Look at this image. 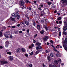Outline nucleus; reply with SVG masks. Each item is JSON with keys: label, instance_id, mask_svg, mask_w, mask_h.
<instances>
[{"label": "nucleus", "instance_id": "nucleus-26", "mask_svg": "<svg viewBox=\"0 0 67 67\" xmlns=\"http://www.w3.org/2000/svg\"><path fill=\"white\" fill-rule=\"evenodd\" d=\"M54 63L55 64H58V62H57V61H54Z\"/></svg>", "mask_w": 67, "mask_h": 67}, {"label": "nucleus", "instance_id": "nucleus-44", "mask_svg": "<svg viewBox=\"0 0 67 67\" xmlns=\"http://www.w3.org/2000/svg\"><path fill=\"white\" fill-rule=\"evenodd\" d=\"M3 48V47H2V46H0V48L1 49H2V48Z\"/></svg>", "mask_w": 67, "mask_h": 67}, {"label": "nucleus", "instance_id": "nucleus-53", "mask_svg": "<svg viewBox=\"0 0 67 67\" xmlns=\"http://www.w3.org/2000/svg\"><path fill=\"white\" fill-rule=\"evenodd\" d=\"M41 16H43L44 15H43V14H41V15H40Z\"/></svg>", "mask_w": 67, "mask_h": 67}, {"label": "nucleus", "instance_id": "nucleus-49", "mask_svg": "<svg viewBox=\"0 0 67 67\" xmlns=\"http://www.w3.org/2000/svg\"><path fill=\"white\" fill-rule=\"evenodd\" d=\"M50 42L51 43H52V44H53V42L52 41V40H51Z\"/></svg>", "mask_w": 67, "mask_h": 67}, {"label": "nucleus", "instance_id": "nucleus-29", "mask_svg": "<svg viewBox=\"0 0 67 67\" xmlns=\"http://www.w3.org/2000/svg\"><path fill=\"white\" fill-rule=\"evenodd\" d=\"M37 35L36 34L35 35H34V38H36V37H37Z\"/></svg>", "mask_w": 67, "mask_h": 67}, {"label": "nucleus", "instance_id": "nucleus-16", "mask_svg": "<svg viewBox=\"0 0 67 67\" xmlns=\"http://www.w3.org/2000/svg\"><path fill=\"white\" fill-rule=\"evenodd\" d=\"M25 23L26 25L28 26L29 25V23L28 21H25Z\"/></svg>", "mask_w": 67, "mask_h": 67}, {"label": "nucleus", "instance_id": "nucleus-57", "mask_svg": "<svg viewBox=\"0 0 67 67\" xmlns=\"http://www.w3.org/2000/svg\"><path fill=\"white\" fill-rule=\"evenodd\" d=\"M43 67H45V66L44 64H43Z\"/></svg>", "mask_w": 67, "mask_h": 67}, {"label": "nucleus", "instance_id": "nucleus-55", "mask_svg": "<svg viewBox=\"0 0 67 67\" xmlns=\"http://www.w3.org/2000/svg\"><path fill=\"white\" fill-rule=\"evenodd\" d=\"M32 47L31 46H29V48H32Z\"/></svg>", "mask_w": 67, "mask_h": 67}, {"label": "nucleus", "instance_id": "nucleus-40", "mask_svg": "<svg viewBox=\"0 0 67 67\" xmlns=\"http://www.w3.org/2000/svg\"><path fill=\"white\" fill-rule=\"evenodd\" d=\"M20 50V48H18V49L17 50V52H19V51Z\"/></svg>", "mask_w": 67, "mask_h": 67}, {"label": "nucleus", "instance_id": "nucleus-52", "mask_svg": "<svg viewBox=\"0 0 67 67\" xmlns=\"http://www.w3.org/2000/svg\"><path fill=\"white\" fill-rule=\"evenodd\" d=\"M27 33H29V30H27Z\"/></svg>", "mask_w": 67, "mask_h": 67}, {"label": "nucleus", "instance_id": "nucleus-5", "mask_svg": "<svg viewBox=\"0 0 67 67\" xmlns=\"http://www.w3.org/2000/svg\"><path fill=\"white\" fill-rule=\"evenodd\" d=\"M8 59H9V60H13V56H9L8 57Z\"/></svg>", "mask_w": 67, "mask_h": 67}, {"label": "nucleus", "instance_id": "nucleus-38", "mask_svg": "<svg viewBox=\"0 0 67 67\" xmlns=\"http://www.w3.org/2000/svg\"><path fill=\"white\" fill-rule=\"evenodd\" d=\"M61 32L60 31L59 32V36H61Z\"/></svg>", "mask_w": 67, "mask_h": 67}, {"label": "nucleus", "instance_id": "nucleus-11", "mask_svg": "<svg viewBox=\"0 0 67 67\" xmlns=\"http://www.w3.org/2000/svg\"><path fill=\"white\" fill-rule=\"evenodd\" d=\"M61 1H62L63 3H66L67 4V0H61Z\"/></svg>", "mask_w": 67, "mask_h": 67}, {"label": "nucleus", "instance_id": "nucleus-25", "mask_svg": "<svg viewBox=\"0 0 67 67\" xmlns=\"http://www.w3.org/2000/svg\"><path fill=\"white\" fill-rule=\"evenodd\" d=\"M64 24H65V25H67V22H66V21H64Z\"/></svg>", "mask_w": 67, "mask_h": 67}, {"label": "nucleus", "instance_id": "nucleus-17", "mask_svg": "<svg viewBox=\"0 0 67 67\" xmlns=\"http://www.w3.org/2000/svg\"><path fill=\"white\" fill-rule=\"evenodd\" d=\"M51 56L52 57H54V53H51L50 54Z\"/></svg>", "mask_w": 67, "mask_h": 67}, {"label": "nucleus", "instance_id": "nucleus-62", "mask_svg": "<svg viewBox=\"0 0 67 67\" xmlns=\"http://www.w3.org/2000/svg\"><path fill=\"white\" fill-rule=\"evenodd\" d=\"M23 31H25V29H23Z\"/></svg>", "mask_w": 67, "mask_h": 67}, {"label": "nucleus", "instance_id": "nucleus-42", "mask_svg": "<svg viewBox=\"0 0 67 67\" xmlns=\"http://www.w3.org/2000/svg\"><path fill=\"white\" fill-rule=\"evenodd\" d=\"M5 47H6L7 48H8V45H7V44H5Z\"/></svg>", "mask_w": 67, "mask_h": 67}, {"label": "nucleus", "instance_id": "nucleus-3", "mask_svg": "<svg viewBox=\"0 0 67 67\" xmlns=\"http://www.w3.org/2000/svg\"><path fill=\"white\" fill-rule=\"evenodd\" d=\"M19 5H24V1H21L19 2Z\"/></svg>", "mask_w": 67, "mask_h": 67}, {"label": "nucleus", "instance_id": "nucleus-39", "mask_svg": "<svg viewBox=\"0 0 67 67\" xmlns=\"http://www.w3.org/2000/svg\"><path fill=\"white\" fill-rule=\"evenodd\" d=\"M38 50H37L36 52V54H38L39 52H40V51H38Z\"/></svg>", "mask_w": 67, "mask_h": 67}, {"label": "nucleus", "instance_id": "nucleus-59", "mask_svg": "<svg viewBox=\"0 0 67 67\" xmlns=\"http://www.w3.org/2000/svg\"><path fill=\"white\" fill-rule=\"evenodd\" d=\"M64 65V63H62V66H63V65Z\"/></svg>", "mask_w": 67, "mask_h": 67}, {"label": "nucleus", "instance_id": "nucleus-15", "mask_svg": "<svg viewBox=\"0 0 67 67\" xmlns=\"http://www.w3.org/2000/svg\"><path fill=\"white\" fill-rule=\"evenodd\" d=\"M21 51L22 52H23V53L25 52L26 51V50L24 48H22L21 49Z\"/></svg>", "mask_w": 67, "mask_h": 67}, {"label": "nucleus", "instance_id": "nucleus-63", "mask_svg": "<svg viewBox=\"0 0 67 67\" xmlns=\"http://www.w3.org/2000/svg\"><path fill=\"white\" fill-rule=\"evenodd\" d=\"M24 6L23 7H22V9H24Z\"/></svg>", "mask_w": 67, "mask_h": 67}, {"label": "nucleus", "instance_id": "nucleus-64", "mask_svg": "<svg viewBox=\"0 0 67 67\" xmlns=\"http://www.w3.org/2000/svg\"><path fill=\"white\" fill-rule=\"evenodd\" d=\"M36 23H38V21H36Z\"/></svg>", "mask_w": 67, "mask_h": 67}, {"label": "nucleus", "instance_id": "nucleus-47", "mask_svg": "<svg viewBox=\"0 0 67 67\" xmlns=\"http://www.w3.org/2000/svg\"><path fill=\"white\" fill-rule=\"evenodd\" d=\"M17 26L18 27H19V26H20V24H18V25H17Z\"/></svg>", "mask_w": 67, "mask_h": 67}, {"label": "nucleus", "instance_id": "nucleus-9", "mask_svg": "<svg viewBox=\"0 0 67 67\" xmlns=\"http://www.w3.org/2000/svg\"><path fill=\"white\" fill-rule=\"evenodd\" d=\"M10 19H11V20H12V21L15 22H17V21H15V18H12V17H10Z\"/></svg>", "mask_w": 67, "mask_h": 67}, {"label": "nucleus", "instance_id": "nucleus-22", "mask_svg": "<svg viewBox=\"0 0 67 67\" xmlns=\"http://www.w3.org/2000/svg\"><path fill=\"white\" fill-rule=\"evenodd\" d=\"M7 54H9V55H11V52H8L7 53Z\"/></svg>", "mask_w": 67, "mask_h": 67}, {"label": "nucleus", "instance_id": "nucleus-54", "mask_svg": "<svg viewBox=\"0 0 67 67\" xmlns=\"http://www.w3.org/2000/svg\"><path fill=\"white\" fill-rule=\"evenodd\" d=\"M31 46H32V47H33V46H34V44H31Z\"/></svg>", "mask_w": 67, "mask_h": 67}, {"label": "nucleus", "instance_id": "nucleus-13", "mask_svg": "<svg viewBox=\"0 0 67 67\" xmlns=\"http://www.w3.org/2000/svg\"><path fill=\"white\" fill-rule=\"evenodd\" d=\"M47 59L48 61H50L51 60V59L50 58V56H49V55H48V57Z\"/></svg>", "mask_w": 67, "mask_h": 67}, {"label": "nucleus", "instance_id": "nucleus-41", "mask_svg": "<svg viewBox=\"0 0 67 67\" xmlns=\"http://www.w3.org/2000/svg\"><path fill=\"white\" fill-rule=\"evenodd\" d=\"M46 53H49V52L47 50H46Z\"/></svg>", "mask_w": 67, "mask_h": 67}, {"label": "nucleus", "instance_id": "nucleus-2", "mask_svg": "<svg viewBox=\"0 0 67 67\" xmlns=\"http://www.w3.org/2000/svg\"><path fill=\"white\" fill-rule=\"evenodd\" d=\"M53 49L54 51H55V52H57L58 53H57V54H56V56L59 57H60V53H59V52L57 51L56 50V49L55 48V47H54Z\"/></svg>", "mask_w": 67, "mask_h": 67}, {"label": "nucleus", "instance_id": "nucleus-8", "mask_svg": "<svg viewBox=\"0 0 67 67\" xmlns=\"http://www.w3.org/2000/svg\"><path fill=\"white\" fill-rule=\"evenodd\" d=\"M37 28L38 30H40L41 29V27L39 25H37Z\"/></svg>", "mask_w": 67, "mask_h": 67}, {"label": "nucleus", "instance_id": "nucleus-33", "mask_svg": "<svg viewBox=\"0 0 67 67\" xmlns=\"http://www.w3.org/2000/svg\"><path fill=\"white\" fill-rule=\"evenodd\" d=\"M59 45H58L57 46H56L57 48H59Z\"/></svg>", "mask_w": 67, "mask_h": 67}, {"label": "nucleus", "instance_id": "nucleus-32", "mask_svg": "<svg viewBox=\"0 0 67 67\" xmlns=\"http://www.w3.org/2000/svg\"><path fill=\"white\" fill-rule=\"evenodd\" d=\"M62 19V18L61 17H59L58 18V20H61Z\"/></svg>", "mask_w": 67, "mask_h": 67}, {"label": "nucleus", "instance_id": "nucleus-18", "mask_svg": "<svg viewBox=\"0 0 67 67\" xmlns=\"http://www.w3.org/2000/svg\"><path fill=\"white\" fill-rule=\"evenodd\" d=\"M4 36L5 37H6V38H9V37L5 34H4Z\"/></svg>", "mask_w": 67, "mask_h": 67}, {"label": "nucleus", "instance_id": "nucleus-14", "mask_svg": "<svg viewBox=\"0 0 67 67\" xmlns=\"http://www.w3.org/2000/svg\"><path fill=\"white\" fill-rule=\"evenodd\" d=\"M16 16L17 17V20H18L20 18V15H18V14H17V16Z\"/></svg>", "mask_w": 67, "mask_h": 67}, {"label": "nucleus", "instance_id": "nucleus-1", "mask_svg": "<svg viewBox=\"0 0 67 67\" xmlns=\"http://www.w3.org/2000/svg\"><path fill=\"white\" fill-rule=\"evenodd\" d=\"M62 43H63V47L67 51V46L65 44H64V43H66V42H65L64 40H63L62 41Z\"/></svg>", "mask_w": 67, "mask_h": 67}, {"label": "nucleus", "instance_id": "nucleus-34", "mask_svg": "<svg viewBox=\"0 0 67 67\" xmlns=\"http://www.w3.org/2000/svg\"><path fill=\"white\" fill-rule=\"evenodd\" d=\"M48 4L49 5H50L51 4V2H48Z\"/></svg>", "mask_w": 67, "mask_h": 67}, {"label": "nucleus", "instance_id": "nucleus-35", "mask_svg": "<svg viewBox=\"0 0 67 67\" xmlns=\"http://www.w3.org/2000/svg\"><path fill=\"white\" fill-rule=\"evenodd\" d=\"M25 56L26 57H27L28 56H29V55H28V54H25Z\"/></svg>", "mask_w": 67, "mask_h": 67}, {"label": "nucleus", "instance_id": "nucleus-6", "mask_svg": "<svg viewBox=\"0 0 67 67\" xmlns=\"http://www.w3.org/2000/svg\"><path fill=\"white\" fill-rule=\"evenodd\" d=\"M18 12H15L14 13L12 14V16H14L15 17H16L17 15Z\"/></svg>", "mask_w": 67, "mask_h": 67}, {"label": "nucleus", "instance_id": "nucleus-21", "mask_svg": "<svg viewBox=\"0 0 67 67\" xmlns=\"http://www.w3.org/2000/svg\"><path fill=\"white\" fill-rule=\"evenodd\" d=\"M51 7H52V9H54L55 8V7L54 6V4H52V5L51 6Z\"/></svg>", "mask_w": 67, "mask_h": 67}, {"label": "nucleus", "instance_id": "nucleus-31", "mask_svg": "<svg viewBox=\"0 0 67 67\" xmlns=\"http://www.w3.org/2000/svg\"><path fill=\"white\" fill-rule=\"evenodd\" d=\"M2 32L0 31V36H2Z\"/></svg>", "mask_w": 67, "mask_h": 67}, {"label": "nucleus", "instance_id": "nucleus-61", "mask_svg": "<svg viewBox=\"0 0 67 67\" xmlns=\"http://www.w3.org/2000/svg\"><path fill=\"white\" fill-rule=\"evenodd\" d=\"M41 7H43V5H41Z\"/></svg>", "mask_w": 67, "mask_h": 67}, {"label": "nucleus", "instance_id": "nucleus-51", "mask_svg": "<svg viewBox=\"0 0 67 67\" xmlns=\"http://www.w3.org/2000/svg\"><path fill=\"white\" fill-rule=\"evenodd\" d=\"M31 9H32L31 8H30V7H29V10H31Z\"/></svg>", "mask_w": 67, "mask_h": 67}, {"label": "nucleus", "instance_id": "nucleus-56", "mask_svg": "<svg viewBox=\"0 0 67 67\" xmlns=\"http://www.w3.org/2000/svg\"><path fill=\"white\" fill-rule=\"evenodd\" d=\"M56 12H57V11L56 10H55L54 12V13H55Z\"/></svg>", "mask_w": 67, "mask_h": 67}, {"label": "nucleus", "instance_id": "nucleus-48", "mask_svg": "<svg viewBox=\"0 0 67 67\" xmlns=\"http://www.w3.org/2000/svg\"><path fill=\"white\" fill-rule=\"evenodd\" d=\"M58 61L59 62H61V59H59V60H58Z\"/></svg>", "mask_w": 67, "mask_h": 67}, {"label": "nucleus", "instance_id": "nucleus-10", "mask_svg": "<svg viewBox=\"0 0 67 67\" xmlns=\"http://www.w3.org/2000/svg\"><path fill=\"white\" fill-rule=\"evenodd\" d=\"M42 48V47L40 46H37L36 47V49H37V50H38V49H41Z\"/></svg>", "mask_w": 67, "mask_h": 67}, {"label": "nucleus", "instance_id": "nucleus-45", "mask_svg": "<svg viewBox=\"0 0 67 67\" xmlns=\"http://www.w3.org/2000/svg\"><path fill=\"white\" fill-rule=\"evenodd\" d=\"M15 26H13L12 27V28H15Z\"/></svg>", "mask_w": 67, "mask_h": 67}, {"label": "nucleus", "instance_id": "nucleus-19", "mask_svg": "<svg viewBox=\"0 0 67 67\" xmlns=\"http://www.w3.org/2000/svg\"><path fill=\"white\" fill-rule=\"evenodd\" d=\"M27 65H28L29 67H32V64H27Z\"/></svg>", "mask_w": 67, "mask_h": 67}, {"label": "nucleus", "instance_id": "nucleus-37", "mask_svg": "<svg viewBox=\"0 0 67 67\" xmlns=\"http://www.w3.org/2000/svg\"><path fill=\"white\" fill-rule=\"evenodd\" d=\"M63 34H64L65 35H66L67 34L66 33V32H65V31H64L63 32Z\"/></svg>", "mask_w": 67, "mask_h": 67}, {"label": "nucleus", "instance_id": "nucleus-50", "mask_svg": "<svg viewBox=\"0 0 67 67\" xmlns=\"http://www.w3.org/2000/svg\"><path fill=\"white\" fill-rule=\"evenodd\" d=\"M19 33H22V31H20L19 32Z\"/></svg>", "mask_w": 67, "mask_h": 67}, {"label": "nucleus", "instance_id": "nucleus-23", "mask_svg": "<svg viewBox=\"0 0 67 67\" xmlns=\"http://www.w3.org/2000/svg\"><path fill=\"white\" fill-rule=\"evenodd\" d=\"M40 33L42 34H43L44 33V31L43 30H42L41 31H40Z\"/></svg>", "mask_w": 67, "mask_h": 67}, {"label": "nucleus", "instance_id": "nucleus-36", "mask_svg": "<svg viewBox=\"0 0 67 67\" xmlns=\"http://www.w3.org/2000/svg\"><path fill=\"white\" fill-rule=\"evenodd\" d=\"M33 24H34V26H35V22H34L33 23Z\"/></svg>", "mask_w": 67, "mask_h": 67}, {"label": "nucleus", "instance_id": "nucleus-58", "mask_svg": "<svg viewBox=\"0 0 67 67\" xmlns=\"http://www.w3.org/2000/svg\"><path fill=\"white\" fill-rule=\"evenodd\" d=\"M56 23H57V24H59L58 23V22L57 21H56Z\"/></svg>", "mask_w": 67, "mask_h": 67}, {"label": "nucleus", "instance_id": "nucleus-30", "mask_svg": "<svg viewBox=\"0 0 67 67\" xmlns=\"http://www.w3.org/2000/svg\"><path fill=\"white\" fill-rule=\"evenodd\" d=\"M29 54H30V55H32L33 54V52H31V53H29Z\"/></svg>", "mask_w": 67, "mask_h": 67}, {"label": "nucleus", "instance_id": "nucleus-28", "mask_svg": "<svg viewBox=\"0 0 67 67\" xmlns=\"http://www.w3.org/2000/svg\"><path fill=\"white\" fill-rule=\"evenodd\" d=\"M45 29L47 31V30H48V27H47V26H45Z\"/></svg>", "mask_w": 67, "mask_h": 67}, {"label": "nucleus", "instance_id": "nucleus-60", "mask_svg": "<svg viewBox=\"0 0 67 67\" xmlns=\"http://www.w3.org/2000/svg\"><path fill=\"white\" fill-rule=\"evenodd\" d=\"M10 38H12V35H11L10 36Z\"/></svg>", "mask_w": 67, "mask_h": 67}, {"label": "nucleus", "instance_id": "nucleus-20", "mask_svg": "<svg viewBox=\"0 0 67 67\" xmlns=\"http://www.w3.org/2000/svg\"><path fill=\"white\" fill-rule=\"evenodd\" d=\"M36 45L38 46H40V45H41V43H39V42H37L36 43Z\"/></svg>", "mask_w": 67, "mask_h": 67}, {"label": "nucleus", "instance_id": "nucleus-4", "mask_svg": "<svg viewBox=\"0 0 67 67\" xmlns=\"http://www.w3.org/2000/svg\"><path fill=\"white\" fill-rule=\"evenodd\" d=\"M1 63L2 64V65H4V64H5L8 63V62L6 61L3 60L1 62Z\"/></svg>", "mask_w": 67, "mask_h": 67}, {"label": "nucleus", "instance_id": "nucleus-43", "mask_svg": "<svg viewBox=\"0 0 67 67\" xmlns=\"http://www.w3.org/2000/svg\"><path fill=\"white\" fill-rule=\"evenodd\" d=\"M63 15H66V12L65 13H63Z\"/></svg>", "mask_w": 67, "mask_h": 67}, {"label": "nucleus", "instance_id": "nucleus-46", "mask_svg": "<svg viewBox=\"0 0 67 67\" xmlns=\"http://www.w3.org/2000/svg\"><path fill=\"white\" fill-rule=\"evenodd\" d=\"M59 24H62V21H59Z\"/></svg>", "mask_w": 67, "mask_h": 67}, {"label": "nucleus", "instance_id": "nucleus-7", "mask_svg": "<svg viewBox=\"0 0 67 67\" xmlns=\"http://www.w3.org/2000/svg\"><path fill=\"white\" fill-rule=\"evenodd\" d=\"M63 31H66L67 30V26H64L63 27Z\"/></svg>", "mask_w": 67, "mask_h": 67}, {"label": "nucleus", "instance_id": "nucleus-27", "mask_svg": "<svg viewBox=\"0 0 67 67\" xmlns=\"http://www.w3.org/2000/svg\"><path fill=\"white\" fill-rule=\"evenodd\" d=\"M25 1V2L26 3H28V2H29V3H30V2H29V1H28V0H24Z\"/></svg>", "mask_w": 67, "mask_h": 67}, {"label": "nucleus", "instance_id": "nucleus-24", "mask_svg": "<svg viewBox=\"0 0 67 67\" xmlns=\"http://www.w3.org/2000/svg\"><path fill=\"white\" fill-rule=\"evenodd\" d=\"M5 43L7 44H9V42L8 41H6Z\"/></svg>", "mask_w": 67, "mask_h": 67}, {"label": "nucleus", "instance_id": "nucleus-12", "mask_svg": "<svg viewBox=\"0 0 67 67\" xmlns=\"http://www.w3.org/2000/svg\"><path fill=\"white\" fill-rule=\"evenodd\" d=\"M43 40L44 41H46L47 40V39H48V37L46 36L43 38Z\"/></svg>", "mask_w": 67, "mask_h": 67}]
</instances>
